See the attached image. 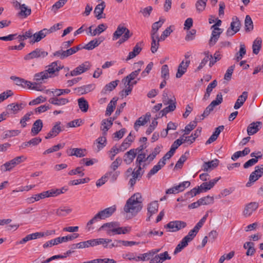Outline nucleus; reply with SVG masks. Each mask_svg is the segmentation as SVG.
Masks as SVG:
<instances>
[{
	"label": "nucleus",
	"mask_w": 263,
	"mask_h": 263,
	"mask_svg": "<svg viewBox=\"0 0 263 263\" xmlns=\"http://www.w3.org/2000/svg\"><path fill=\"white\" fill-rule=\"evenodd\" d=\"M143 198L139 193H135L127 201L124 206V211L126 213H131L135 216L142 209Z\"/></svg>",
	"instance_id": "1"
},
{
	"label": "nucleus",
	"mask_w": 263,
	"mask_h": 263,
	"mask_svg": "<svg viewBox=\"0 0 263 263\" xmlns=\"http://www.w3.org/2000/svg\"><path fill=\"white\" fill-rule=\"evenodd\" d=\"M47 67L46 70L34 74V79L36 81L42 83L41 81H43L45 79L53 77L57 75L55 73L58 72L64 66H61L60 61H55L51 63Z\"/></svg>",
	"instance_id": "2"
},
{
	"label": "nucleus",
	"mask_w": 263,
	"mask_h": 263,
	"mask_svg": "<svg viewBox=\"0 0 263 263\" xmlns=\"http://www.w3.org/2000/svg\"><path fill=\"white\" fill-rule=\"evenodd\" d=\"M116 211V205H112L106 208L97 213L94 217L91 219L87 223V227L89 231L91 230V226L92 224L98 222L100 220L105 219L110 217Z\"/></svg>",
	"instance_id": "3"
},
{
	"label": "nucleus",
	"mask_w": 263,
	"mask_h": 263,
	"mask_svg": "<svg viewBox=\"0 0 263 263\" xmlns=\"http://www.w3.org/2000/svg\"><path fill=\"white\" fill-rule=\"evenodd\" d=\"M240 22L237 16L232 18L230 27L227 29L226 34L228 36H231L238 32L240 28Z\"/></svg>",
	"instance_id": "4"
},
{
	"label": "nucleus",
	"mask_w": 263,
	"mask_h": 263,
	"mask_svg": "<svg viewBox=\"0 0 263 263\" xmlns=\"http://www.w3.org/2000/svg\"><path fill=\"white\" fill-rule=\"evenodd\" d=\"M263 175V164L256 166L255 170L252 172L249 176V182H247L246 186L249 187L252 182L257 181Z\"/></svg>",
	"instance_id": "5"
},
{
	"label": "nucleus",
	"mask_w": 263,
	"mask_h": 263,
	"mask_svg": "<svg viewBox=\"0 0 263 263\" xmlns=\"http://www.w3.org/2000/svg\"><path fill=\"white\" fill-rule=\"evenodd\" d=\"M48 55V52L42 48H36L34 50L26 54L24 59L26 61L35 58H44Z\"/></svg>",
	"instance_id": "6"
},
{
	"label": "nucleus",
	"mask_w": 263,
	"mask_h": 263,
	"mask_svg": "<svg viewBox=\"0 0 263 263\" xmlns=\"http://www.w3.org/2000/svg\"><path fill=\"white\" fill-rule=\"evenodd\" d=\"M167 104H168V106L165 107L159 113L158 118L162 117L163 116H165L169 112L173 111L175 110L176 108V100L175 97L171 98L168 102H164V105H166Z\"/></svg>",
	"instance_id": "7"
},
{
	"label": "nucleus",
	"mask_w": 263,
	"mask_h": 263,
	"mask_svg": "<svg viewBox=\"0 0 263 263\" xmlns=\"http://www.w3.org/2000/svg\"><path fill=\"white\" fill-rule=\"evenodd\" d=\"M186 223L183 221L175 220L169 222L165 226L166 229H169L171 232H177L186 227Z\"/></svg>",
	"instance_id": "8"
},
{
	"label": "nucleus",
	"mask_w": 263,
	"mask_h": 263,
	"mask_svg": "<svg viewBox=\"0 0 263 263\" xmlns=\"http://www.w3.org/2000/svg\"><path fill=\"white\" fill-rule=\"evenodd\" d=\"M91 66L89 62L86 61L72 70L70 72V76H76L79 75L89 70Z\"/></svg>",
	"instance_id": "9"
},
{
	"label": "nucleus",
	"mask_w": 263,
	"mask_h": 263,
	"mask_svg": "<svg viewBox=\"0 0 263 263\" xmlns=\"http://www.w3.org/2000/svg\"><path fill=\"white\" fill-rule=\"evenodd\" d=\"M61 122L60 121L55 122L54 125L52 127L50 132L45 136V139H48L54 138L58 136L60 133L63 131L61 126Z\"/></svg>",
	"instance_id": "10"
},
{
	"label": "nucleus",
	"mask_w": 263,
	"mask_h": 263,
	"mask_svg": "<svg viewBox=\"0 0 263 263\" xmlns=\"http://www.w3.org/2000/svg\"><path fill=\"white\" fill-rule=\"evenodd\" d=\"M212 29L211 38L209 40V45L210 46H214L218 40L220 34L222 33L223 30L219 28H211Z\"/></svg>",
	"instance_id": "11"
},
{
	"label": "nucleus",
	"mask_w": 263,
	"mask_h": 263,
	"mask_svg": "<svg viewBox=\"0 0 263 263\" xmlns=\"http://www.w3.org/2000/svg\"><path fill=\"white\" fill-rule=\"evenodd\" d=\"M262 123L260 121L254 122L250 123L247 127V134L249 136L257 133L261 128Z\"/></svg>",
	"instance_id": "12"
},
{
	"label": "nucleus",
	"mask_w": 263,
	"mask_h": 263,
	"mask_svg": "<svg viewBox=\"0 0 263 263\" xmlns=\"http://www.w3.org/2000/svg\"><path fill=\"white\" fill-rule=\"evenodd\" d=\"M219 163V161L217 159H215L208 162H204L202 165L201 169L204 172L211 171L217 167Z\"/></svg>",
	"instance_id": "13"
},
{
	"label": "nucleus",
	"mask_w": 263,
	"mask_h": 263,
	"mask_svg": "<svg viewBox=\"0 0 263 263\" xmlns=\"http://www.w3.org/2000/svg\"><path fill=\"white\" fill-rule=\"evenodd\" d=\"M75 53L73 47L66 50H61L57 51L53 53V56L59 57L60 59H64L68 57Z\"/></svg>",
	"instance_id": "14"
},
{
	"label": "nucleus",
	"mask_w": 263,
	"mask_h": 263,
	"mask_svg": "<svg viewBox=\"0 0 263 263\" xmlns=\"http://www.w3.org/2000/svg\"><path fill=\"white\" fill-rule=\"evenodd\" d=\"M47 29L44 28L39 32L33 33L32 39L30 41L31 44H33L35 42H39L42 39H44L48 34Z\"/></svg>",
	"instance_id": "15"
},
{
	"label": "nucleus",
	"mask_w": 263,
	"mask_h": 263,
	"mask_svg": "<svg viewBox=\"0 0 263 263\" xmlns=\"http://www.w3.org/2000/svg\"><path fill=\"white\" fill-rule=\"evenodd\" d=\"M142 46V42L137 43L134 47L133 51L129 52L128 55L126 59V61H128L138 55L141 51Z\"/></svg>",
	"instance_id": "16"
},
{
	"label": "nucleus",
	"mask_w": 263,
	"mask_h": 263,
	"mask_svg": "<svg viewBox=\"0 0 263 263\" xmlns=\"http://www.w3.org/2000/svg\"><path fill=\"white\" fill-rule=\"evenodd\" d=\"M258 203L256 202H250L245 206L243 214L245 217L250 216L252 213L258 207Z\"/></svg>",
	"instance_id": "17"
},
{
	"label": "nucleus",
	"mask_w": 263,
	"mask_h": 263,
	"mask_svg": "<svg viewBox=\"0 0 263 263\" xmlns=\"http://www.w3.org/2000/svg\"><path fill=\"white\" fill-rule=\"evenodd\" d=\"M104 40L105 38L104 37L100 36L98 39H95L90 41L84 46H83V49H85L88 50H92L95 47L98 46Z\"/></svg>",
	"instance_id": "18"
},
{
	"label": "nucleus",
	"mask_w": 263,
	"mask_h": 263,
	"mask_svg": "<svg viewBox=\"0 0 263 263\" xmlns=\"http://www.w3.org/2000/svg\"><path fill=\"white\" fill-rule=\"evenodd\" d=\"M190 63V60H186L185 62L182 61L178 67L176 77L177 78H181L184 73L186 71L187 68Z\"/></svg>",
	"instance_id": "19"
},
{
	"label": "nucleus",
	"mask_w": 263,
	"mask_h": 263,
	"mask_svg": "<svg viewBox=\"0 0 263 263\" xmlns=\"http://www.w3.org/2000/svg\"><path fill=\"white\" fill-rule=\"evenodd\" d=\"M151 118V114L147 112L145 116L140 117L134 124V128L136 131L138 130L139 127L141 125H145L149 121Z\"/></svg>",
	"instance_id": "20"
},
{
	"label": "nucleus",
	"mask_w": 263,
	"mask_h": 263,
	"mask_svg": "<svg viewBox=\"0 0 263 263\" xmlns=\"http://www.w3.org/2000/svg\"><path fill=\"white\" fill-rule=\"evenodd\" d=\"M120 226V223L118 222H111L103 224L100 228L99 230L107 228L106 233L108 235L111 236V230L116 229L117 227Z\"/></svg>",
	"instance_id": "21"
},
{
	"label": "nucleus",
	"mask_w": 263,
	"mask_h": 263,
	"mask_svg": "<svg viewBox=\"0 0 263 263\" xmlns=\"http://www.w3.org/2000/svg\"><path fill=\"white\" fill-rule=\"evenodd\" d=\"M43 126V121L41 119L36 120L33 124L31 128V134L32 136L37 135L42 130Z\"/></svg>",
	"instance_id": "22"
},
{
	"label": "nucleus",
	"mask_w": 263,
	"mask_h": 263,
	"mask_svg": "<svg viewBox=\"0 0 263 263\" xmlns=\"http://www.w3.org/2000/svg\"><path fill=\"white\" fill-rule=\"evenodd\" d=\"M165 21V18L160 17L159 21L155 22L152 24L151 36H156L157 34L158 30L161 27Z\"/></svg>",
	"instance_id": "23"
},
{
	"label": "nucleus",
	"mask_w": 263,
	"mask_h": 263,
	"mask_svg": "<svg viewBox=\"0 0 263 263\" xmlns=\"http://www.w3.org/2000/svg\"><path fill=\"white\" fill-rule=\"evenodd\" d=\"M10 79L14 81L17 85L21 86L23 88H28V86L32 84L30 81L15 76H11Z\"/></svg>",
	"instance_id": "24"
},
{
	"label": "nucleus",
	"mask_w": 263,
	"mask_h": 263,
	"mask_svg": "<svg viewBox=\"0 0 263 263\" xmlns=\"http://www.w3.org/2000/svg\"><path fill=\"white\" fill-rule=\"evenodd\" d=\"M105 7V4L104 2H102L100 4L97 5L95 8L94 13L96 15V17L98 20H100L102 18H105V16H103L102 14Z\"/></svg>",
	"instance_id": "25"
},
{
	"label": "nucleus",
	"mask_w": 263,
	"mask_h": 263,
	"mask_svg": "<svg viewBox=\"0 0 263 263\" xmlns=\"http://www.w3.org/2000/svg\"><path fill=\"white\" fill-rule=\"evenodd\" d=\"M247 98L248 92L243 91L242 93V94L240 96H239L238 99H237L234 106V109H238L239 108H240L246 101Z\"/></svg>",
	"instance_id": "26"
},
{
	"label": "nucleus",
	"mask_w": 263,
	"mask_h": 263,
	"mask_svg": "<svg viewBox=\"0 0 263 263\" xmlns=\"http://www.w3.org/2000/svg\"><path fill=\"white\" fill-rule=\"evenodd\" d=\"M94 88V85L91 84L75 88V90L79 95H81L91 91Z\"/></svg>",
	"instance_id": "27"
},
{
	"label": "nucleus",
	"mask_w": 263,
	"mask_h": 263,
	"mask_svg": "<svg viewBox=\"0 0 263 263\" xmlns=\"http://www.w3.org/2000/svg\"><path fill=\"white\" fill-rule=\"evenodd\" d=\"M136 156V155L134 153V149H131L124 154L123 161L126 164H130L133 162Z\"/></svg>",
	"instance_id": "28"
},
{
	"label": "nucleus",
	"mask_w": 263,
	"mask_h": 263,
	"mask_svg": "<svg viewBox=\"0 0 263 263\" xmlns=\"http://www.w3.org/2000/svg\"><path fill=\"white\" fill-rule=\"evenodd\" d=\"M140 71L141 69L138 68L137 70L133 71L122 79V82L124 83V84H126V83H127V85H128V84H130L131 81L134 80V79L138 76Z\"/></svg>",
	"instance_id": "29"
},
{
	"label": "nucleus",
	"mask_w": 263,
	"mask_h": 263,
	"mask_svg": "<svg viewBox=\"0 0 263 263\" xmlns=\"http://www.w3.org/2000/svg\"><path fill=\"white\" fill-rule=\"evenodd\" d=\"M111 242L112 240L110 239L103 238H96L95 247L101 245L105 249H110L109 245Z\"/></svg>",
	"instance_id": "30"
},
{
	"label": "nucleus",
	"mask_w": 263,
	"mask_h": 263,
	"mask_svg": "<svg viewBox=\"0 0 263 263\" xmlns=\"http://www.w3.org/2000/svg\"><path fill=\"white\" fill-rule=\"evenodd\" d=\"M48 101L50 103L58 106L64 105L69 102L67 99L58 98L57 96L50 98Z\"/></svg>",
	"instance_id": "31"
},
{
	"label": "nucleus",
	"mask_w": 263,
	"mask_h": 263,
	"mask_svg": "<svg viewBox=\"0 0 263 263\" xmlns=\"http://www.w3.org/2000/svg\"><path fill=\"white\" fill-rule=\"evenodd\" d=\"M24 107L22 103H11L7 106V110L11 113L16 114L18 111L22 110Z\"/></svg>",
	"instance_id": "32"
},
{
	"label": "nucleus",
	"mask_w": 263,
	"mask_h": 263,
	"mask_svg": "<svg viewBox=\"0 0 263 263\" xmlns=\"http://www.w3.org/2000/svg\"><path fill=\"white\" fill-rule=\"evenodd\" d=\"M119 80H115L111 81L108 84H106L102 90L101 93L103 94L107 93L108 92H110L114 90L118 85Z\"/></svg>",
	"instance_id": "33"
},
{
	"label": "nucleus",
	"mask_w": 263,
	"mask_h": 263,
	"mask_svg": "<svg viewBox=\"0 0 263 263\" xmlns=\"http://www.w3.org/2000/svg\"><path fill=\"white\" fill-rule=\"evenodd\" d=\"M126 27L119 25L117 27L116 30L114 32L112 35V40L116 41L123 34L124 32L126 31Z\"/></svg>",
	"instance_id": "34"
},
{
	"label": "nucleus",
	"mask_w": 263,
	"mask_h": 263,
	"mask_svg": "<svg viewBox=\"0 0 263 263\" xmlns=\"http://www.w3.org/2000/svg\"><path fill=\"white\" fill-rule=\"evenodd\" d=\"M198 118L196 117L194 121L190 122L189 124L185 126L184 129V135H188L193 129H194L197 126V122H200Z\"/></svg>",
	"instance_id": "35"
},
{
	"label": "nucleus",
	"mask_w": 263,
	"mask_h": 263,
	"mask_svg": "<svg viewBox=\"0 0 263 263\" xmlns=\"http://www.w3.org/2000/svg\"><path fill=\"white\" fill-rule=\"evenodd\" d=\"M159 204L157 201H154L151 202L147 207L148 213L150 214V216H152L158 212Z\"/></svg>",
	"instance_id": "36"
},
{
	"label": "nucleus",
	"mask_w": 263,
	"mask_h": 263,
	"mask_svg": "<svg viewBox=\"0 0 263 263\" xmlns=\"http://www.w3.org/2000/svg\"><path fill=\"white\" fill-rule=\"evenodd\" d=\"M78 102L80 110L84 112H87L89 107L88 103L87 100L84 98H81L78 100Z\"/></svg>",
	"instance_id": "37"
},
{
	"label": "nucleus",
	"mask_w": 263,
	"mask_h": 263,
	"mask_svg": "<svg viewBox=\"0 0 263 263\" xmlns=\"http://www.w3.org/2000/svg\"><path fill=\"white\" fill-rule=\"evenodd\" d=\"M72 209L66 206L60 207L56 210V214L61 217L66 216L70 213Z\"/></svg>",
	"instance_id": "38"
},
{
	"label": "nucleus",
	"mask_w": 263,
	"mask_h": 263,
	"mask_svg": "<svg viewBox=\"0 0 263 263\" xmlns=\"http://www.w3.org/2000/svg\"><path fill=\"white\" fill-rule=\"evenodd\" d=\"M112 231L111 235L116 234H126L130 231L129 227H120L118 226L116 229L111 230Z\"/></svg>",
	"instance_id": "39"
},
{
	"label": "nucleus",
	"mask_w": 263,
	"mask_h": 263,
	"mask_svg": "<svg viewBox=\"0 0 263 263\" xmlns=\"http://www.w3.org/2000/svg\"><path fill=\"white\" fill-rule=\"evenodd\" d=\"M79 236V234L78 233H73L72 235H67L66 236L63 237H59L57 238V241L59 243L63 242H67L69 240H72L77 237H78Z\"/></svg>",
	"instance_id": "40"
},
{
	"label": "nucleus",
	"mask_w": 263,
	"mask_h": 263,
	"mask_svg": "<svg viewBox=\"0 0 263 263\" xmlns=\"http://www.w3.org/2000/svg\"><path fill=\"white\" fill-rule=\"evenodd\" d=\"M20 9V11L18 13V15L24 18L27 17L31 13V9L27 7L25 4H22Z\"/></svg>",
	"instance_id": "41"
},
{
	"label": "nucleus",
	"mask_w": 263,
	"mask_h": 263,
	"mask_svg": "<svg viewBox=\"0 0 263 263\" xmlns=\"http://www.w3.org/2000/svg\"><path fill=\"white\" fill-rule=\"evenodd\" d=\"M164 165L162 164L161 162L159 161L158 163L154 165L153 167L149 171L147 174V177L150 178L152 176L156 174L159 170H160Z\"/></svg>",
	"instance_id": "42"
},
{
	"label": "nucleus",
	"mask_w": 263,
	"mask_h": 263,
	"mask_svg": "<svg viewBox=\"0 0 263 263\" xmlns=\"http://www.w3.org/2000/svg\"><path fill=\"white\" fill-rule=\"evenodd\" d=\"M208 0H197L195 7L198 13H200L203 11L206 7Z\"/></svg>",
	"instance_id": "43"
},
{
	"label": "nucleus",
	"mask_w": 263,
	"mask_h": 263,
	"mask_svg": "<svg viewBox=\"0 0 263 263\" xmlns=\"http://www.w3.org/2000/svg\"><path fill=\"white\" fill-rule=\"evenodd\" d=\"M204 54L205 57L202 60L201 62L199 64V65L197 68V70L199 71L201 70L209 60L213 59V55L212 54H210L209 51L204 52Z\"/></svg>",
	"instance_id": "44"
},
{
	"label": "nucleus",
	"mask_w": 263,
	"mask_h": 263,
	"mask_svg": "<svg viewBox=\"0 0 263 263\" xmlns=\"http://www.w3.org/2000/svg\"><path fill=\"white\" fill-rule=\"evenodd\" d=\"M117 100L114 98L112 100L109 102V103L107 105L106 110L105 112L106 116H110L112 112L114 111V109L115 108Z\"/></svg>",
	"instance_id": "45"
},
{
	"label": "nucleus",
	"mask_w": 263,
	"mask_h": 263,
	"mask_svg": "<svg viewBox=\"0 0 263 263\" xmlns=\"http://www.w3.org/2000/svg\"><path fill=\"white\" fill-rule=\"evenodd\" d=\"M96 142L98 144L97 151L99 152L101 149H102L103 147H104L106 145V138L105 136L103 135V136L99 137L96 140Z\"/></svg>",
	"instance_id": "46"
},
{
	"label": "nucleus",
	"mask_w": 263,
	"mask_h": 263,
	"mask_svg": "<svg viewBox=\"0 0 263 263\" xmlns=\"http://www.w3.org/2000/svg\"><path fill=\"white\" fill-rule=\"evenodd\" d=\"M262 41L260 39L257 38L253 42L252 48L253 52L255 54H257L261 48Z\"/></svg>",
	"instance_id": "47"
},
{
	"label": "nucleus",
	"mask_w": 263,
	"mask_h": 263,
	"mask_svg": "<svg viewBox=\"0 0 263 263\" xmlns=\"http://www.w3.org/2000/svg\"><path fill=\"white\" fill-rule=\"evenodd\" d=\"M246 54V46L244 44L241 43L240 45V49L238 52L236 53L235 59L237 61H240L243 57Z\"/></svg>",
	"instance_id": "48"
},
{
	"label": "nucleus",
	"mask_w": 263,
	"mask_h": 263,
	"mask_svg": "<svg viewBox=\"0 0 263 263\" xmlns=\"http://www.w3.org/2000/svg\"><path fill=\"white\" fill-rule=\"evenodd\" d=\"M81 249L95 247V239H91L79 242Z\"/></svg>",
	"instance_id": "49"
},
{
	"label": "nucleus",
	"mask_w": 263,
	"mask_h": 263,
	"mask_svg": "<svg viewBox=\"0 0 263 263\" xmlns=\"http://www.w3.org/2000/svg\"><path fill=\"white\" fill-rule=\"evenodd\" d=\"M262 158V155H260L258 156L257 157H256V158H252L248 161H247L244 164H243V168H248L251 166H253L255 165L256 163H257L258 159H261Z\"/></svg>",
	"instance_id": "50"
},
{
	"label": "nucleus",
	"mask_w": 263,
	"mask_h": 263,
	"mask_svg": "<svg viewBox=\"0 0 263 263\" xmlns=\"http://www.w3.org/2000/svg\"><path fill=\"white\" fill-rule=\"evenodd\" d=\"M113 123L107 122L106 120H103L101 122V129L103 131V135L106 136L107 130L112 126Z\"/></svg>",
	"instance_id": "51"
},
{
	"label": "nucleus",
	"mask_w": 263,
	"mask_h": 263,
	"mask_svg": "<svg viewBox=\"0 0 263 263\" xmlns=\"http://www.w3.org/2000/svg\"><path fill=\"white\" fill-rule=\"evenodd\" d=\"M245 30L247 32H249L253 30V22L251 17L249 15H247L245 20Z\"/></svg>",
	"instance_id": "52"
},
{
	"label": "nucleus",
	"mask_w": 263,
	"mask_h": 263,
	"mask_svg": "<svg viewBox=\"0 0 263 263\" xmlns=\"http://www.w3.org/2000/svg\"><path fill=\"white\" fill-rule=\"evenodd\" d=\"M65 145L64 143H60L57 145H54L52 147L47 149L44 152L43 155H47L54 152H57L59 149L64 147Z\"/></svg>",
	"instance_id": "53"
},
{
	"label": "nucleus",
	"mask_w": 263,
	"mask_h": 263,
	"mask_svg": "<svg viewBox=\"0 0 263 263\" xmlns=\"http://www.w3.org/2000/svg\"><path fill=\"white\" fill-rule=\"evenodd\" d=\"M151 37L152 39L151 50L152 53H154L159 47V42L155 37L156 36H151Z\"/></svg>",
	"instance_id": "54"
},
{
	"label": "nucleus",
	"mask_w": 263,
	"mask_h": 263,
	"mask_svg": "<svg viewBox=\"0 0 263 263\" xmlns=\"http://www.w3.org/2000/svg\"><path fill=\"white\" fill-rule=\"evenodd\" d=\"M162 147L161 145H157L154 149V151L149 155L146 159H147L149 162L152 161L160 152V149Z\"/></svg>",
	"instance_id": "55"
},
{
	"label": "nucleus",
	"mask_w": 263,
	"mask_h": 263,
	"mask_svg": "<svg viewBox=\"0 0 263 263\" xmlns=\"http://www.w3.org/2000/svg\"><path fill=\"white\" fill-rule=\"evenodd\" d=\"M214 107L209 104L204 110L202 114L200 116H198L197 117L199 118V121L203 120L205 117H208L211 112L213 111Z\"/></svg>",
	"instance_id": "56"
},
{
	"label": "nucleus",
	"mask_w": 263,
	"mask_h": 263,
	"mask_svg": "<svg viewBox=\"0 0 263 263\" xmlns=\"http://www.w3.org/2000/svg\"><path fill=\"white\" fill-rule=\"evenodd\" d=\"M33 114V111H29L26 113L21 119L20 124L23 128L27 126L26 122L28 121L30 119V117Z\"/></svg>",
	"instance_id": "57"
},
{
	"label": "nucleus",
	"mask_w": 263,
	"mask_h": 263,
	"mask_svg": "<svg viewBox=\"0 0 263 263\" xmlns=\"http://www.w3.org/2000/svg\"><path fill=\"white\" fill-rule=\"evenodd\" d=\"M14 167L13 162L10 160L1 166V170L2 172H5L11 171Z\"/></svg>",
	"instance_id": "58"
},
{
	"label": "nucleus",
	"mask_w": 263,
	"mask_h": 263,
	"mask_svg": "<svg viewBox=\"0 0 263 263\" xmlns=\"http://www.w3.org/2000/svg\"><path fill=\"white\" fill-rule=\"evenodd\" d=\"M83 171L84 169L82 167H77L76 169L70 171L68 172V175L70 176L79 175L80 177H83L85 175Z\"/></svg>",
	"instance_id": "59"
},
{
	"label": "nucleus",
	"mask_w": 263,
	"mask_h": 263,
	"mask_svg": "<svg viewBox=\"0 0 263 263\" xmlns=\"http://www.w3.org/2000/svg\"><path fill=\"white\" fill-rule=\"evenodd\" d=\"M199 201L201 205H208L213 203L214 198L210 196H207L199 199Z\"/></svg>",
	"instance_id": "60"
},
{
	"label": "nucleus",
	"mask_w": 263,
	"mask_h": 263,
	"mask_svg": "<svg viewBox=\"0 0 263 263\" xmlns=\"http://www.w3.org/2000/svg\"><path fill=\"white\" fill-rule=\"evenodd\" d=\"M26 159L27 158L25 156L22 155L16 157L14 158L11 160L10 161L11 162H13V165L15 167V166L20 164V163L25 161Z\"/></svg>",
	"instance_id": "61"
},
{
	"label": "nucleus",
	"mask_w": 263,
	"mask_h": 263,
	"mask_svg": "<svg viewBox=\"0 0 263 263\" xmlns=\"http://www.w3.org/2000/svg\"><path fill=\"white\" fill-rule=\"evenodd\" d=\"M201 192V189H200V187L198 186L197 187H194L192 190H191L190 191L187 192L185 194V196H186V197H193L194 196H195L197 194H199Z\"/></svg>",
	"instance_id": "62"
},
{
	"label": "nucleus",
	"mask_w": 263,
	"mask_h": 263,
	"mask_svg": "<svg viewBox=\"0 0 263 263\" xmlns=\"http://www.w3.org/2000/svg\"><path fill=\"white\" fill-rule=\"evenodd\" d=\"M21 132L19 130H9L5 132L3 138L6 139L12 137L17 136Z\"/></svg>",
	"instance_id": "63"
},
{
	"label": "nucleus",
	"mask_w": 263,
	"mask_h": 263,
	"mask_svg": "<svg viewBox=\"0 0 263 263\" xmlns=\"http://www.w3.org/2000/svg\"><path fill=\"white\" fill-rule=\"evenodd\" d=\"M146 159V155L145 153H141L140 154H138L136 159V164L137 166H141L143 162H145L146 160H148Z\"/></svg>",
	"instance_id": "64"
}]
</instances>
